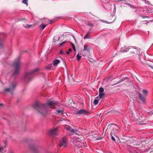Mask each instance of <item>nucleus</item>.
Segmentation results:
<instances>
[{
    "instance_id": "nucleus-1",
    "label": "nucleus",
    "mask_w": 153,
    "mask_h": 153,
    "mask_svg": "<svg viewBox=\"0 0 153 153\" xmlns=\"http://www.w3.org/2000/svg\"><path fill=\"white\" fill-rule=\"evenodd\" d=\"M48 104L36 102L34 104L33 107L40 115L45 116L47 114L50 108H55V105L58 104V102L57 101L51 100L48 101Z\"/></svg>"
},
{
    "instance_id": "nucleus-2",
    "label": "nucleus",
    "mask_w": 153,
    "mask_h": 153,
    "mask_svg": "<svg viewBox=\"0 0 153 153\" xmlns=\"http://www.w3.org/2000/svg\"><path fill=\"white\" fill-rule=\"evenodd\" d=\"M13 65L15 68V70L13 74V76H15L19 74L21 63L19 58L17 59L14 61Z\"/></svg>"
},
{
    "instance_id": "nucleus-3",
    "label": "nucleus",
    "mask_w": 153,
    "mask_h": 153,
    "mask_svg": "<svg viewBox=\"0 0 153 153\" xmlns=\"http://www.w3.org/2000/svg\"><path fill=\"white\" fill-rule=\"evenodd\" d=\"M39 70V69L38 68H36L26 73L24 77L25 81L26 82L30 81L32 79L31 74L37 72Z\"/></svg>"
},
{
    "instance_id": "nucleus-4",
    "label": "nucleus",
    "mask_w": 153,
    "mask_h": 153,
    "mask_svg": "<svg viewBox=\"0 0 153 153\" xmlns=\"http://www.w3.org/2000/svg\"><path fill=\"white\" fill-rule=\"evenodd\" d=\"M135 48H136L135 47H131L128 48V51L129 52V54L130 55H139L140 54V49Z\"/></svg>"
},
{
    "instance_id": "nucleus-5",
    "label": "nucleus",
    "mask_w": 153,
    "mask_h": 153,
    "mask_svg": "<svg viewBox=\"0 0 153 153\" xmlns=\"http://www.w3.org/2000/svg\"><path fill=\"white\" fill-rule=\"evenodd\" d=\"M17 85V83L16 82L12 83L9 88L4 89V92L9 93L11 94H12L13 93Z\"/></svg>"
},
{
    "instance_id": "nucleus-6",
    "label": "nucleus",
    "mask_w": 153,
    "mask_h": 153,
    "mask_svg": "<svg viewBox=\"0 0 153 153\" xmlns=\"http://www.w3.org/2000/svg\"><path fill=\"white\" fill-rule=\"evenodd\" d=\"M118 128V127L116 125L113 124L110 125L108 128V130L111 131V135H112V134L115 135V134L117 132Z\"/></svg>"
},
{
    "instance_id": "nucleus-7",
    "label": "nucleus",
    "mask_w": 153,
    "mask_h": 153,
    "mask_svg": "<svg viewBox=\"0 0 153 153\" xmlns=\"http://www.w3.org/2000/svg\"><path fill=\"white\" fill-rule=\"evenodd\" d=\"M75 114L79 115H88L90 114V113L88 111H86L84 109H82L76 111Z\"/></svg>"
},
{
    "instance_id": "nucleus-8",
    "label": "nucleus",
    "mask_w": 153,
    "mask_h": 153,
    "mask_svg": "<svg viewBox=\"0 0 153 153\" xmlns=\"http://www.w3.org/2000/svg\"><path fill=\"white\" fill-rule=\"evenodd\" d=\"M21 20L22 21V22L23 24V26L26 28H29L31 27L33 28V27L34 26H35L34 24L33 25H28V24H25V23H27L28 22V21L26 19H21Z\"/></svg>"
},
{
    "instance_id": "nucleus-9",
    "label": "nucleus",
    "mask_w": 153,
    "mask_h": 153,
    "mask_svg": "<svg viewBox=\"0 0 153 153\" xmlns=\"http://www.w3.org/2000/svg\"><path fill=\"white\" fill-rule=\"evenodd\" d=\"M67 145V141L65 138H63L59 141V147H65Z\"/></svg>"
},
{
    "instance_id": "nucleus-10",
    "label": "nucleus",
    "mask_w": 153,
    "mask_h": 153,
    "mask_svg": "<svg viewBox=\"0 0 153 153\" xmlns=\"http://www.w3.org/2000/svg\"><path fill=\"white\" fill-rule=\"evenodd\" d=\"M65 128L68 131H70L72 133H76V131H77V130L76 129L73 128L71 126L66 125L65 127Z\"/></svg>"
},
{
    "instance_id": "nucleus-11",
    "label": "nucleus",
    "mask_w": 153,
    "mask_h": 153,
    "mask_svg": "<svg viewBox=\"0 0 153 153\" xmlns=\"http://www.w3.org/2000/svg\"><path fill=\"white\" fill-rule=\"evenodd\" d=\"M58 128H56L51 129L49 131V134L52 136L56 135L57 133Z\"/></svg>"
},
{
    "instance_id": "nucleus-12",
    "label": "nucleus",
    "mask_w": 153,
    "mask_h": 153,
    "mask_svg": "<svg viewBox=\"0 0 153 153\" xmlns=\"http://www.w3.org/2000/svg\"><path fill=\"white\" fill-rule=\"evenodd\" d=\"M31 150L34 153H36L38 152V149L34 145H31L30 147Z\"/></svg>"
},
{
    "instance_id": "nucleus-13",
    "label": "nucleus",
    "mask_w": 153,
    "mask_h": 153,
    "mask_svg": "<svg viewBox=\"0 0 153 153\" xmlns=\"http://www.w3.org/2000/svg\"><path fill=\"white\" fill-rule=\"evenodd\" d=\"M128 48H127L126 47L124 46L121 47L120 52H126L128 51Z\"/></svg>"
},
{
    "instance_id": "nucleus-14",
    "label": "nucleus",
    "mask_w": 153,
    "mask_h": 153,
    "mask_svg": "<svg viewBox=\"0 0 153 153\" xmlns=\"http://www.w3.org/2000/svg\"><path fill=\"white\" fill-rule=\"evenodd\" d=\"M60 62V61L59 60L56 59L53 61V65L55 66H56Z\"/></svg>"
},
{
    "instance_id": "nucleus-15",
    "label": "nucleus",
    "mask_w": 153,
    "mask_h": 153,
    "mask_svg": "<svg viewBox=\"0 0 153 153\" xmlns=\"http://www.w3.org/2000/svg\"><path fill=\"white\" fill-rule=\"evenodd\" d=\"M139 98L141 101L144 102H145V99L143 95L140 93H139Z\"/></svg>"
},
{
    "instance_id": "nucleus-16",
    "label": "nucleus",
    "mask_w": 153,
    "mask_h": 153,
    "mask_svg": "<svg viewBox=\"0 0 153 153\" xmlns=\"http://www.w3.org/2000/svg\"><path fill=\"white\" fill-rule=\"evenodd\" d=\"M90 50V48L88 46L87 44H85L84 46V49L83 51H89Z\"/></svg>"
},
{
    "instance_id": "nucleus-17",
    "label": "nucleus",
    "mask_w": 153,
    "mask_h": 153,
    "mask_svg": "<svg viewBox=\"0 0 153 153\" xmlns=\"http://www.w3.org/2000/svg\"><path fill=\"white\" fill-rule=\"evenodd\" d=\"M63 111L62 110H58L57 111L56 114L59 115H61L63 114Z\"/></svg>"
},
{
    "instance_id": "nucleus-18",
    "label": "nucleus",
    "mask_w": 153,
    "mask_h": 153,
    "mask_svg": "<svg viewBox=\"0 0 153 153\" xmlns=\"http://www.w3.org/2000/svg\"><path fill=\"white\" fill-rule=\"evenodd\" d=\"M46 27V25L45 24L42 23L39 26V28L41 30H43Z\"/></svg>"
},
{
    "instance_id": "nucleus-19",
    "label": "nucleus",
    "mask_w": 153,
    "mask_h": 153,
    "mask_svg": "<svg viewBox=\"0 0 153 153\" xmlns=\"http://www.w3.org/2000/svg\"><path fill=\"white\" fill-rule=\"evenodd\" d=\"M84 142H85V141L83 140L82 141V142L83 143V144L81 143H79L78 144L79 145L78 146V147H83V146H85V144H86V143H84Z\"/></svg>"
},
{
    "instance_id": "nucleus-20",
    "label": "nucleus",
    "mask_w": 153,
    "mask_h": 153,
    "mask_svg": "<svg viewBox=\"0 0 153 153\" xmlns=\"http://www.w3.org/2000/svg\"><path fill=\"white\" fill-rule=\"evenodd\" d=\"M105 94L104 93H99V96L100 98H102L103 96L105 95Z\"/></svg>"
},
{
    "instance_id": "nucleus-21",
    "label": "nucleus",
    "mask_w": 153,
    "mask_h": 153,
    "mask_svg": "<svg viewBox=\"0 0 153 153\" xmlns=\"http://www.w3.org/2000/svg\"><path fill=\"white\" fill-rule=\"evenodd\" d=\"M86 24L87 25L91 27H93L94 26L93 23L89 22H87Z\"/></svg>"
},
{
    "instance_id": "nucleus-22",
    "label": "nucleus",
    "mask_w": 153,
    "mask_h": 153,
    "mask_svg": "<svg viewBox=\"0 0 153 153\" xmlns=\"http://www.w3.org/2000/svg\"><path fill=\"white\" fill-rule=\"evenodd\" d=\"M104 91V89L102 88H100L99 89V93H102Z\"/></svg>"
},
{
    "instance_id": "nucleus-23",
    "label": "nucleus",
    "mask_w": 153,
    "mask_h": 153,
    "mask_svg": "<svg viewBox=\"0 0 153 153\" xmlns=\"http://www.w3.org/2000/svg\"><path fill=\"white\" fill-rule=\"evenodd\" d=\"M77 59L78 61L81 58V56L79 54H78L76 56Z\"/></svg>"
},
{
    "instance_id": "nucleus-24",
    "label": "nucleus",
    "mask_w": 153,
    "mask_h": 153,
    "mask_svg": "<svg viewBox=\"0 0 153 153\" xmlns=\"http://www.w3.org/2000/svg\"><path fill=\"white\" fill-rule=\"evenodd\" d=\"M84 39H89L90 37H89V35L87 34L85 35L84 36Z\"/></svg>"
},
{
    "instance_id": "nucleus-25",
    "label": "nucleus",
    "mask_w": 153,
    "mask_h": 153,
    "mask_svg": "<svg viewBox=\"0 0 153 153\" xmlns=\"http://www.w3.org/2000/svg\"><path fill=\"white\" fill-rule=\"evenodd\" d=\"M71 44L73 47V49L74 50V51L75 52L76 51V49L74 44L72 42H71Z\"/></svg>"
},
{
    "instance_id": "nucleus-26",
    "label": "nucleus",
    "mask_w": 153,
    "mask_h": 153,
    "mask_svg": "<svg viewBox=\"0 0 153 153\" xmlns=\"http://www.w3.org/2000/svg\"><path fill=\"white\" fill-rule=\"evenodd\" d=\"M27 0H23L22 1V3L26 4L27 6L28 5V3H27Z\"/></svg>"
},
{
    "instance_id": "nucleus-27",
    "label": "nucleus",
    "mask_w": 153,
    "mask_h": 153,
    "mask_svg": "<svg viewBox=\"0 0 153 153\" xmlns=\"http://www.w3.org/2000/svg\"><path fill=\"white\" fill-rule=\"evenodd\" d=\"M99 100H95L94 102V105H96L98 102Z\"/></svg>"
},
{
    "instance_id": "nucleus-28",
    "label": "nucleus",
    "mask_w": 153,
    "mask_h": 153,
    "mask_svg": "<svg viewBox=\"0 0 153 153\" xmlns=\"http://www.w3.org/2000/svg\"><path fill=\"white\" fill-rule=\"evenodd\" d=\"M112 135L113 134H112V135H111V139L113 142H116V140L114 137L112 136Z\"/></svg>"
},
{
    "instance_id": "nucleus-29",
    "label": "nucleus",
    "mask_w": 153,
    "mask_h": 153,
    "mask_svg": "<svg viewBox=\"0 0 153 153\" xmlns=\"http://www.w3.org/2000/svg\"><path fill=\"white\" fill-rule=\"evenodd\" d=\"M143 93L144 95H146L148 93V91L146 90H143Z\"/></svg>"
},
{
    "instance_id": "nucleus-30",
    "label": "nucleus",
    "mask_w": 153,
    "mask_h": 153,
    "mask_svg": "<svg viewBox=\"0 0 153 153\" xmlns=\"http://www.w3.org/2000/svg\"><path fill=\"white\" fill-rule=\"evenodd\" d=\"M72 49L71 48H69L68 50V51H66V53L68 55L70 53V52L71 51Z\"/></svg>"
},
{
    "instance_id": "nucleus-31",
    "label": "nucleus",
    "mask_w": 153,
    "mask_h": 153,
    "mask_svg": "<svg viewBox=\"0 0 153 153\" xmlns=\"http://www.w3.org/2000/svg\"><path fill=\"white\" fill-rule=\"evenodd\" d=\"M66 42V41H64L63 42H62V43H60L59 44V45H60V46H62V45L64 44Z\"/></svg>"
},
{
    "instance_id": "nucleus-32",
    "label": "nucleus",
    "mask_w": 153,
    "mask_h": 153,
    "mask_svg": "<svg viewBox=\"0 0 153 153\" xmlns=\"http://www.w3.org/2000/svg\"><path fill=\"white\" fill-rule=\"evenodd\" d=\"M88 60H89V61L91 62V63H92L94 61L91 58L90 59V58H89V59H88Z\"/></svg>"
},
{
    "instance_id": "nucleus-33",
    "label": "nucleus",
    "mask_w": 153,
    "mask_h": 153,
    "mask_svg": "<svg viewBox=\"0 0 153 153\" xmlns=\"http://www.w3.org/2000/svg\"><path fill=\"white\" fill-rule=\"evenodd\" d=\"M4 144H5V146L4 147H6V146L7 145V142L6 141H5L4 142Z\"/></svg>"
},
{
    "instance_id": "nucleus-34",
    "label": "nucleus",
    "mask_w": 153,
    "mask_h": 153,
    "mask_svg": "<svg viewBox=\"0 0 153 153\" xmlns=\"http://www.w3.org/2000/svg\"><path fill=\"white\" fill-rule=\"evenodd\" d=\"M60 54H63L64 53V52H63V51L62 50H61L60 51Z\"/></svg>"
},
{
    "instance_id": "nucleus-35",
    "label": "nucleus",
    "mask_w": 153,
    "mask_h": 153,
    "mask_svg": "<svg viewBox=\"0 0 153 153\" xmlns=\"http://www.w3.org/2000/svg\"><path fill=\"white\" fill-rule=\"evenodd\" d=\"M53 22V20H51L50 21V22H49V23L50 24H51Z\"/></svg>"
},
{
    "instance_id": "nucleus-36",
    "label": "nucleus",
    "mask_w": 153,
    "mask_h": 153,
    "mask_svg": "<svg viewBox=\"0 0 153 153\" xmlns=\"http://www.w3.org/2000/svg\"><path fill=\"white\" fill-rule=\"evenodd\" d=\"M52 65L51 64L50 65V67H49V68H47V69H51V67L52 66Z\"/></svg>"
},
{
    "instance_id": "nucleus-37",
    "label": "nucleus",
    "mask_w": 153,
    "mask_h": 153,
    "mask_svg": "<svg viewBox=\"0 0 153 153\" xmlns=\"http://www.w3.org/2000/svg\"><path fill=\"white\" fill-rule=\"evenodd\" d=\"M2 47V44L0 42V48H1Z\"/></svg>"
},
{
    "instance_id": "nucleus-38",
    "label": "nucleus",
    "mask_w": 153,
    "mask_h": 153,
    "mask_svg": "<svg viewBox=\"0 0 153 153\" xmlns=\"http://www.w3.org/2000/svg\"><path fill=\"white\" fill-rule=\"evenodd\" d=\"M90 33V31H89V32H88L87 34H88L89 35V34Z\"/></svg>"
},
{
    "instance_id": "nucleus-39",
    "label": "nucleus",
    "mask_w": 153,
    "mask_h": 153,
    "mask_svg": "<svg viewBox=\"0 0 153 153\" xmlns=\"http://www.w3.org/2000/svg\"><path fill=\"white\" fill-rule=\"evenodd\" d=\"M2 105H3L2 104L0 103V107L2 106Z\"/></svg>"
},
{
    "instance_id": "nucleus-40",
    "label": "nucleus",
    "mask_w": 153,
    "mask_h": 153,
    "mask_svg": "<svg viewBox=\"0 0 153 153\" xmlns=\"http://www.w3.org/2000/svg\"><path fill=\"white\" fill-rule=\"evenodd\" d=\"M62 60H63V61L64 62V63L65 64H66V63L64 61V60L63 59H62Z\"/></svg>"
},
{
    "instance_id": "nucleus-41",
    "label": "nucleus",
    "mask_w": 153,
    "mask_h": 153,
    "mask_svg": "<svg viewBox=\"0 0 153 153\" xmlns=\"http://www.w3.org/2000/svg\"><path fill=\"white\" fill-rule=\"evenodd\" d=\"M146 17H148V16H145L144 17H143V18H146Z\"/></svg>"
},
{
    "instance_id": "nucleus-42",
    "label": "nucleus",
    "mask_w": 153,
    "mask_h": 153,
    "mask_svg": "<svg viewBox=\"0 0 153 153\" xmlns=\"http://www.w3.org/2000/svg\"><path fill=\"white\" fill-rule=\"evenodd\" d=\"M140 124H142L143 123H140Z\"/></svg>"
}]
</instances>
